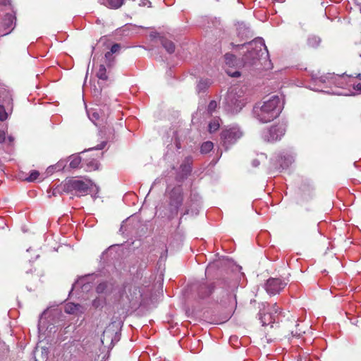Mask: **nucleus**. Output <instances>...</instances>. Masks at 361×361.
<instances>
[{"label": "nucleus", "mask_w": 361, "mask_h": 361, "mask_svg": "<svg viewBox=\"0 0 361 361\" xmlns=\"http://www.w3.org/2000/svg\"><path fill=\"white\" fill-rule=\"evenodd\" d=\"M280 312V308L276 303L271 306L267 303H262L259 307L258 319L262 326H267L274 323L276 315Z\"/></svg>", "instance_id": "39448f33"}, {"label": "nucleus", "mask_w": 361, "mask_h": 361, "mask_svg": "<svg viewBox=\"0 0 361 361\" xmlns=\"http://www.w3.org/2000/svg\"><path fill=\"white\" fill-rule=\"evenodd\" d=\"M70 167L73 169H77L79 167L80 163H81V157L75 155V156H71L70 157Z\"/></svg>", "instance_id": "393cba45"}, {"label": "nucleus", "mask_w": 361, "mask_h": 361, "mask_svg": "<svg viewBox=\"0 0 361 361\" xmlns=\"http://www.w3.org/2000/svg\"><path fill=\"white\" fill-rule=\"evenodd\" d=\"M89 118L96 126H102L106 122L109 115L101 109H93L88 113Z\"/></svg>", "instance_id": "f8f14e48"}, {"label": "nucleus", "mask_w": 361, "mask_h": 361, "mask_svg": "<svg viewBox=\"0 0 361 361\" xmlns=\"http://www.w3.org/2000/svg\"><path fill=\"white\" fill-rule=\"evenodd\" d=\"M6 140V133L0 130V145L4 144Z\"/></svg>", "instance_id": "4c0bfd02"}, {"label": "nucleus", "mask_w": 361, "mask_h": 361, "mask_svg": "<svg viewBox=\"0 0 361 361\" xmlns=\"http://www.w3.org/2000/svg\"><path fill=\"white\" fill-rule=\"evenodd\" d=\"M357 78H359L361 80V74H358Z\"/></svg>", "instance_id": "de8ad7c7"}, {"label": "nucleus", "mask_w": 361, "mask_h": 361, "mask_svg": "<svg viewBox=\"0 0 361 361\" xmlns=\"http://www.w3.org/2000/svg\"><path fill=\"white\" fill-rule=\"evenodd\" d=\"M228 300L229 307H227V314L231 312L233 313L237 306L236 295L233 293Z\"/></svg>", "instance_id": "4be33fe9"}, {"label": "nucleus", "mask_w": 361, "mask_h": 361, "mask_svg": "<svg viewBox=\"0 0 361 361\" xmlns=\"http://www.w3.org/2000/svg\"><path fill=\"white\" fill-rule=\"evenodd\" d=\"M188 214V209H187L183 214L185 215V214Z\"/></svg>", "instance_id": "49530a36"}, {"label": "nucleus", "mask_w": 361, "mask_h": 361, "mask_svg": "<svg viewBox=\"0 0 361 361\" xmlns=\"http://www.w3.org/2000/svg\"><path fill=\"white\" fill-rule=\"evenodd\" d=\"M207 82L204 81H200L197 85V89L199 92L204 90L207 87Z\"/></svg>", "instance_id": "e433bc0d"}, {"label": "nucleus", "mask_w": 361, "mask_h": 361, "mask_svg": "<svg viewBox=\"0 0 361 361\" xmlns=\"http://www.w3.org/2000/svg\"><path fill=\"white\" fill-rule=\"evenodd\" d=\"M8 142H9V144H10V145H12V143H13V142L14 139H13V137L9 136V137H8Z\"/></svg>", "instance_id": "37998d69"}, {"label": "nucleus", "mask_w": 361, "mask_h": 361, "mask_svg": "<svg viewBox=\"0 0 361 361\" xmlns=\"http://www.w3.org/2000/svg\"><path fill=\"white\" fill-rule=\"evenodd\" d=\"M283 109V103L279 96L274 95L268 99L255 104L252 114L262 123H269L279 117Z\"/></svg>", "instance_id": "f257e3e1"}, {"label": "nucleus", "mask_w": 361, "mask_h": 361, "mask_svg": "<svg viewBox=\"0 0 361 361\" xmlns=\"http://www.w3.org/2000/svg\"><path fill=\"white\" fill-rule=\"evenodd\" d=\"M216 267V262H212V263L209 264V266L206 269V274H210L214 270Z\"/></svg>", "instance_id": "72a5a7b5"}, {"label": "nucleus", "mask_w": 361, "mask_h": 361, "mask_svg": "<svg viewBox=\"0 0 361 361\" xmlns=\"http://www.w3.org/2000/svg\"><path fill=\"white\" fill-rule=\"evenodd\" d=\"M16 18L13 14L7 13L4 18V25L9 30L13 24H16Z\"/></svg>", "instance_id": "aec40b11"}, {"label": "nucleus", "mask_w": 361, "mask_h": 361, "mask_svg": "<svg viewBox=\"0 0 361 361\" xmlns=\"http://www.w3.org/2000/svg\"><path fill=\"white\" fill-rule=\"evenodd\" d=\"M357 46H358V48L361 47V43L358 44ZM359 55L361 57V51L359 52Z\"/></svg>", "instance_id": "c03bdc74"}, {"label": "nucleus", "mask_w": 361, "mask_h": 361, "mask_svg": "<svg viewBox=\"0 0 361 361\" xmlns=\"http://www.w3.org/2000/svg\"><path fill=\"white\" fill-rule=\"evenodd\" d=\"M321 39L319 37L311 36L307 39V44L311 47H317L319 46Z\"/></svg>", "instance_id": "bb28decb"}, {"label": "nucleus", "mask_w": 361, "mask_h": 361, "mask_svg": "<svg viewBox=\"0 0 361 361\" xmlns=\"http://www.w3.org/2000/svg\"><path fill=\"white\" fill-rule=\"evenodd\" d=\"M35 361H47L48 358V350L47 348H36L34 352Z\"/></svg>", "instance_id": "f3484780"}, {"label": "nucleus", "mask_w": 361, "mask_h": 361, "mask_svg": "<svg viewBox=\"0 0 361 361\" xmlns=\"http://www.w3.org/2000/svg\"><path fill=\"white\" fill-rule=\"evenodd\" d=\"M243 133L240 127L236 124H231L227 126V145H233L241 138Z\"/></svg>", "instance_id": "9b49d317"}, {"label": "nucleus", "mask_w": 361, "mask_h": 361, "mask_svg": "<svg viewBox=\"0 0 361 361\" xmlns=\"http://www.w3.org/2000/svg\"><path fill=\"white\" fill-rule=\"evenodd\" d=\"M235 26L236 27L237 34L239 37L242 38L249 37L250 30L244 22H238Z\"/></svg>", "instance_id": "2eb2a0df"}, {"label": "nucleus", "mask_w": 361, "mask_h": 361, "mask_svg": "<svg viewBox=\"0 0 361 361\" xmlns=\"http://www.w3.org/2000/svg\"><path fill=\"white\" fill-rule=\"evenodd\" d=\"M167 207L166 216L169 220L174 219L178 214L184 200L183 189L181 185H176L166 192Z\"/></svg>", "instance_id": "7ed1b4c3"}, {"label": "nucleus", "mask_w": 361, "mask_h": 361, "mask_svg": "<svg viewBox=\"0 0 361 361\" xmlns=\"http://www.w3.org/2000/svg\"><path fill=\"white\" fill-rule=\"evenodd\" d=\"M219 118H214L209 123V133H214L219 128Z\"/></svg>", "instance_id": "a878e982"}, {"label": "nucleus", "mask_w": 361, "mask_h": 361, "mask_svg": "<svg viewBox=\"0 0 361 361\" xmlns=\"http://www.w3.org/2000/svg\"><path fill=\"white\" fill-rule=\"evenodd\" d=\"M227 75H228L231 78H239L241 75V73L238 71L231 72V71L227 70Z\"/></svg>", "instance_id": "f704fd0d"}, {"label": "nucleus", "mask_w": 361, "mask_h": 361, "mask_svg": "<svg viewBox=\"0 0 361 361\" xmlns=\"http://www.w3.org/2000/svg\"><path fill=\"white\" fill-rule=\"evenodd\" d=\"M65 312L71 314H80L84 312V308L80 304L68 302L65 305Z\"/></svg>", "instance_id": "ddd939ff"}, {"label": "nucleus", "mask_w": 361, "mask_h": 361, "mask_svg": "<svg viewBox=\"0 0 361 361\" xmlns=\"http://www.w3.org/2000/svg\"><path fill=\"white\" fill-rule=\"evenodd\" d=\"M8 4V0H0V4L6 5Z\"/></svg>", "instance_id": "79ce46f5"}, {"label": "nucleus", "mask_w": 361, "mask_h": 361, "mask_svg": "<svg viewBox=\"0 0 361 361\" xmlns=\"http://www.w3.org/2000/svg\"><path fill=\"white\" fill-rule=\"evenodd\" d=\"M285 133L286 128L283 125H276L264 130L262 137L266 142H274L280 140Z\"/></svg>", "instance_id": "0eeeda50"}, {"label": "nucleus", "mask_w": 361, "mask_h": 361, "mask_svg": "<svg viewBox=\"0 0 361 361\" xmlns=\"http://www.w3.org/2000/svg\"><path fill=\"white\" fill-rule=\"evenodd\" d=\"M217 108V103L214 100H212L208 106H207V113L209 115L212 116L213 112L216 110Z\"/></svg>", "instance_id": "c756f323"}, {"label": "nucleus", "mask_w": 361, "mask_h": 361, "mask_svg": "<svg viewBox=\"0 0 361 361\" xmlns=\"http://www.w3.org/2000/svg\"><path fill=\"white\" fill-rule=\"evenodd\" d=\"M7 157L3 156V152L1 149L0 148V170L4 171V161L8 160Z\"/></svg>", "instance_id": "473e14b6"}, {"label": "nucleus", "mask_w": 361, "mask_h": 361, "mask_svg": "<svg viewBox=\"0 0 361 361\" xmlns=\"http://www.w3.org/2000/svg\"><path fill=\"white\" fill-rule=\"evenodd\" d=\"M120 49H121V45L119 44L116 43L112 45V47H111L110 51L113 54L118 52Z\"/></svg>", "instance_id": "c9c22d12"}, {"label": "nucleus", "mask_w": 361, "mask_h": 361, "mask_svg": "<svg viewBox=\"0 0 361 361\" xmlns=\"http://www.w3.org/2000/svg\"><path fill=\"white\" fill-rule=\"evenodd\" d=\"M105 59H106V65L109 67L111 66L113 63H114V57H112V54H111V52L110 51H107L105 54Z\"/></svg>", "instance_id": "2f4dec72"}, {"label": "nucleus", "mask_w": 361, "mask_h": 361, "mask_svg": "<svg viewBox=\"0 0 361 361\" xmlns=\"http://www.w3.org/2000/svg\"><path fill=\"white\" fill-rule=\"evenodd\" d=\"M0 104H4L6 107L12 106L13 98L9 90L3 89L0 91Z\"/></svg>", "instance_id": "4468645a"}, {"label": "nucleus", "mask_w": 361, "mask_h": 361, "mask_svg": "<svg viewBox=\"0 0 361 361\" xmlns=\"http://www.w3.org/2000/svg\"><path fill=\"white\" fill-rule=\"evenodd\" d=\"M66 190L68 192L75 191L80 195L87 194L90 189V183L80 180L71 179L64 185Z\"/></svg>", "instance_id": "6e6552de"}, {"label": "nucleus", "mask_w": 361, "mask_h": 361, "mask_svg": "<svg viewBox=\"0 0 361 361\" xmlns=\"http://www.w3.org/2000/svg\"><path fill=\"white\" fill-rule=\"evenodd\" d=\"M329 77L332 78L333 75L329 74V75H322L320 77L313 76V80L317 83V82L325 83L326 82V80H329Z\"/></svg>", "instance_id": "c85d7f7f"}, {"label": "nucleus", "mask_w": 361, "mask_h": 361, "mask_svg": "<svg viewBox=\"0 0 361 361\" xmlns=\"http://www.w3.org/2000/svg\"><path fill=\"white\" fill-rule=\"evenodd\" d=\"M192 159L191 157H186L184 162L180 165V170L183 176L187 177L192 171Z\"/></svg>", "instance_id": "6ab92c4d"}, {"label": "nucleus", "mask_w": 361, "mask_h": 361, "mask_svg": "<svg viewBox=\"0 0 361 361\" xmlns=\"http://www.w3.org/2000/svg\"><path fill=\"white\" fill-rule=\"evenodd\" d=\"M232 340H233V338H232V337H231V338H230V341H229V342H231V341H232Z\"/></svg>", "instance_id": "09e8293b"}, {"label": "nucleus", "mask_w": 361, "mask_h": 361, "mask_svg": "<svg viewBox=\"0 0 361 361\" xmlns=\"http://www.w3.org/2000/svg\"><path fill=\"white\" fill-rule=\"evenodd\" d=\"M234 56L233 54H229L227 53V56H226V59H227V65L228 64V61H232V58H233Z\"/></svg>", "instance_id": "a19ab883"}, {"label": "nucleus", "mask_w": 361, "mask_h": 361, "mask_svg": "<svg viewBox=\"0 0 361 361\" xmlns=\"http://www.w3.org/2000/svg\"><path fill=\"white\" fill-rule=\"evenodd\" d=\"M106 142H102L101 144L98 145L97 147H95L94 148L96 149H102L103 148H104V147L106 146Z\"/></svg>", "instance_id": "58836bf2"}, {"label": "nucleus", "mask_w": 361, "mask_h": 361, "mask_svg": "<svg viewBox=\"0 0 361 361\" xmlns=\"http://www.w3.org/2000/svg\"><path fill=\"white\" fill-rule=\"evenodd\" d=\"M39 172L37 170H32L30 171L29 176L24 178V180L27 182H34L39 178Z\"/></svg>", "instance_id": "cd10ccee"}, {"label": "nucleus", "mask_w": 361, "mask_h": 361, "mask_svg": "<svg viewBox=\"0 0 361 361\" xmlns=\"http://www.w3.org/2000/svg\"><path fill=\"white\" fill-rule=\"evenodd\" d=\"M214 286L213 283L202 284L200 286L199 289H198L199 295L202 298L208 297L212 293V292L214 290Z\"/></svg>", "instance_id": "dca6fc26"}, {"label": "nucleus", "mask_w": 361, "mask_h": 361, "mask_svg": "<svg viewBox=\"0 0 361 361\" xmlns=\"http://www.w3.org/2000/svg\"><path fill=\"white\" fill-rule=\"evenodd\" d=\"M243 91L240 90L238 92L233 93V90L227 94V111L231 114L239 112L244 106V101L242 99Z\"/></svg>", "instance_id": "423d86ee"}, {"label": "nucleus", "mask_w": 361, "mask_h": 361, "mask_svg": "<svg viewBox=\"0 0 361 361\" xmlns=\"http://www.w3.org/2000/svg\"><path fill=\"white\" fill-rule=\"evenodd\" d=\"M160 42L168 53L172 54L175 51L176 46L172 41L166 39L164 37H161Z\"/></svg>", "instance_id": "a211bd4d"}, {"label": "nucleus", "mask_w": 361, "mask_h": 361, "mask_svg": "<svg viewBox=\"0 0 361 361\" xmlns=\"http://www.w3.org/2000/svg\"><path fill=\"white\" fill-rule=\"evenodd\" d=\"M126 288V294L129 301L130 306L132 308L138 307L142 297L140 288L135 285H128Z\"/></svg>", "instance_id": "1a4fd4ad"}, {"label": "nucleus", "mask_w": 361, "mask_h": 361, "mask_svg": "<svg viewBox=\"0 0 361 361\" xmlns=\"http://www.w3.org/2000/svg\"><path fill=\"white\" fill-rule=\"evenodd\" d=\"M214 145L210 141H207L202 143L200 147V152L202 154H207L213 149Z\"/></svg>", "instance_id": "b1692460"}, {"label": "nucleus", "mask_w": 361, "mask_h": 361, "mask_svg": "<svg viewBox=\"0 0 361 361\" xmlns=\"http://www.w3.org/2000/svg\"><path fill=\"white\" fill-rule=\"evenodd\" d=\"M241 269L242 267L240 265L232 259L227 257V286L228 285L232 293L238 288L244 276Z\"/></svg>", "instance_id": "20e7f679"}, {"label": "nucleus", "mask_w": 361, "mask_h": 361, "mask_svg": "<svg viewBox=\"0 0 361 361\" xmlns=\"http://www.w3.org/2000/svg\"><path fill=\"white\" fill-rule=\"evenodd\" d=\"M6 107L4 104H0V121H4L8 118V114L6 111L5 108Z\"/></svg>", "instance_id": "7c9ffc66"}, {"label": "nucleus", "mask_w": 361, "mask_h": 361, "mask_svg": "<svg viewBox=\"0 0 361 361\" xmlns=\"http://www.w3.org/2000/svg\"><path fill=\"white\" fill-rule=\"evenodd\" d=\"M97 76L98 78L106 80L108 79V75L106 74V68L104 64H101L97 72Z\"/></svg>", "instance_id": "5701e85b"}, {"label": "nucleus", "mask_w": 361, "mask_h": 361, "mask_svg": "<svg viewBox=\"0 0 361 361\" xmlns=\"http://www.w3.org/2000/svg\"><path fill=\"white\" fill-rule=\"evenodd\" d=\"M286 286V283L280 279L270 278L264 285L266 292L269 295L279 294Z\"/></svg>", "instance_id": "9d476101"}, {"label": "nucleus", "mask_w": 361, "mask_h": 361, "mask_svg": "<svg viewBox=\"0 0 361 361\" xmlns=\"http://www.w3.org/2000/svg\"><path fill=\"white\" fill-rule=\"evenodd\" d=\"M357 87H358L359 90H361V84H358L357 85Z\"/></svg>", "instance_id": "a18cd8bd"}, {"label": "nucleus", "mask_w": 361, "mask_h": 361, "mask_svg": "<svg viewBox=\"0 0 361 361\" xmlns=\"http://www.w3.org/2000/svg\"><path fill=\"white\" fill-rule=\"evenodd\" d=\"M253 166L257 167L259 165V161L257 159H254L252 162Z\"/></svg>", "instance_id": "ea45409f"}, {"label": "nucleus", "mask_w": 361, "mask_h": 361, "mask_svg": "<svg viewBox=\"0 0 361 361\" xmlns=\"http://www.w3.org/2000/svg\"><path fill=\"white\" fill-rule=\"evenodd\" d=\"M245 45L248 46V51L243 59L245 64L255 65L264 55L265 56H268V50L262 37H256L248 43L238 44L237 47H243Z\"/></svg>", "instance_id": "f03ea898"}, {"label": "nucleus", "mask_w": 361, "mask_h": 361, "mask_svg": "<svg viewBox=\"0 0 361 361\" xmlns=\"http://www.w3.org/2000/svg\"><path fill=\"white\" fill-rule=\"evenodd\" d=\"M125 0H106V6L111 9H118L121 8Z\"/></svg>", "instance_id": "412c9836"}]
</instances>
